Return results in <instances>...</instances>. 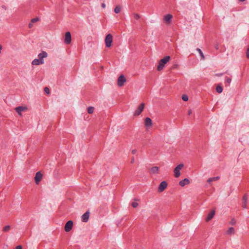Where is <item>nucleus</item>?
<instances>
[{"mask_svg":"<svg viewBox=\"0 0 249 249\" xmlns=\"http://www.w3.org/2000/svg\"><path fill=\"white\" fill-rule=\"evenodd\" d=\"M102 7L105 8L106 7V4L105 3H102Z\"/></svg>","mask_w":249,"mask_h":249,"instance_id":"41","label":"nucleus"},{"mask_svg":"<svg viewBox=\"0 0 249 249\" xmlns=\"http://www.w3.org/2000/svg\"><path fill=\"white\" fill-rule=\"evenodd\" d=\"M215 49L217 50L218 49V46L217 45L215 46Z\"/></svg>","mask_w":249,"mask_h":249,"instance_id":"42","label":"nucleus"},{"mask_svg":"<svg viewBox=\"0 0 249 249\" xmlns=\"http://www.w3.org/2000/svg\"><path fill=\"white\" fill-rule=\"evenodd\" d=\"M112 36L111 34L107 35L105 38V44L107 47H110L112 45Z\"/></svg>","mask_w":249,"mask_h":249,"instance_id":"4","label":"nucleus"},{"mask_svg":"<svg viewBox=\"0 0 249 249\" xmlns=\"http://www.w3.org/2000/svg\"><path fill=\"white\" fill-rule=\"evenodd\" d=\"M126 81V79L124 75H121L117 79V85L119 87H122Z\"/></svg>","mask_w":249,"mask_h":249,"instance_id":"5","label":"nucleus"},{"mask_svg":"<svg viewBox=\"0 0 249 249\" xmlns=\"http://www.w3.org/2000/svg\"><path fill=\"white\" fill-rule=\"evenodd\" d=\"M215 214V211L213 210L212 211L208 214L207 217L206 218V221H209L211 220L213 217V216Z\"/></svg>","mask_w":249,"mask_h":249,"instance_id":"19","label":"nucleus"},{"mask_svg":"<svg viewBox=\"0 0 249 249\" xmlns=\"http://www.w3.org/2000/svg\"><path fill=\"white\" fill-rule=\"evenodd\" d=\"M131 152H132V153L133 154H135L136 153V149H134V150H132Z\"/></svg>","mask_w":249,"mask_h":249,"instance_id":"40","label":"nucleus"},{"mask_svg":"<svg viewBox=\"0 0 249 249\" xmlns=\"http://www.w3.org/2000/svg\"><path fill=\"white\" fill-rule=\"evenodd\" d=\"M134 162H135V159H134V157H133V158L131 159V162L132 163H133Z\"/></svg>","mask_w":249,"mask_h":249,"instance_id":"38","label":"nucleus"},{"mask_svg":"<svg viewBox=\"0 0 249 249\" xmlns=\"http://www.w3.org/2000/svg\"><path fill=\"white\" fill-rule=\"evenodd\" d=\"M231 78H230L229 77H226L225 78V81H226V82L228 83L229 84H230V83L231 82Z\"/></svg>","mask_w":249,"mask_h":249,"instance_id":"29","label":"nucleus"},{"mask_svg":"<svg viewBox=\"0 0 249 249\" xmlns=\"http://www.w3.org/2000/svg\"><path fill=\"white\" fill-rule=\"evenodd\" d=\"M28 27H29V28H32L33 27V23L32 22H31L29 24Z\"/></svg>","mask_w":249,"mask_h":249,"instance_id":"35","label":"nucleus"},{"mask_svg":"<svg viewBox=\"0 0 249 249\" xmlns=\"http://www.w3.org/2000/svg\"><path fill=\"white\" fill-rule=\"evenodd\" d=\"M240 1H244L245 0H239Z\"/></svg>","mask_w":249,"mask_h":249,"instance_id":"43","label":"nucleus"},{"mask_svg":"<svg viewBox=\"0 0 249 249\" xmlns=\"http://www.w3.org/2000/svg\"><path fill=\"white\" fill-rule=\"evenodd\" d=\"M27 109V108L26 107H18L15 108L16 111L19 115H21L22 112L24 111Z\"/></svg>","mask_w":249,"mask_h":249,"instance_id":"15","label":"nucleus"},{"mask_svg":"<svg viewBox=\"0 0 249 249\" xmlns=\"http://www.w3.org/2000/svg\"><path fill=\"white\" fill-rule=\"evenodd\" d=\"M235 233L234 229L233 227H230L227 230L226 233L228 235H232Z\"/></svg>","mask_w":249,"mask_h":249,"instance_id":"20","label":"nucleus"},{"mask_svg":"<svg viewBox=\"0 0 249 249\" xmlns=\"http://www.w3.org/2000/svg\"><path fill=\"white\" fill-rule=\"evenodd\" d=\"M64 42L68 44L71 42V35L70 32H68L66 33Z\"/></svg>","mask_w":249,"mask_h":249,"instance_id":"11","label":"nucleus"},{"mask_svg":"<svg viewBox=\"0 0 249 249\" xmlns=\"http://www.w3.org/2000/svg\"><path fill=\"white\" fill-rule=\"evenodd\" d=\"M133 16L134 18L136 20H138L141 18V16L137 13H134Z\"/></svg>","mask_w":249,"mask_h":249,"instance_id":"27","label":"nucleus"},{"mask_svg":"<svg viewBox=\"0 0 249 249\" xmlns=\"http://www.w3.org/2000/svg\"><path fill=\"white\" fill-rule=\"evenodd\" d=\"M94 107H90L88 108V112L89 114H91L94 111Z\"/></svg>","mask_w":249,"mask_h":249,"instance_id":"24","label":"nucleus"},{"mask_svg":"<svg viewBox=\"0 0 249 249\" xmlns=\"http://www.w3.org/2000/svg\"><path fill=\"white\" fill-rule=\"evenodd\" d=\"M150 173L152 175H157L159 173V168L158 166H154L150 169Z\"/></svg>","mask_w":249,"mask_h":249,"instance_id":"14","label":"nucleus"},{"mask_svg":"<svg viewBox=\"0 0 249 249\" xmlns=\"http://www.w3.org/2000/svg\"><path fill=\"white\" fill-rule=\"evenodd\" d=\"M213 178L214 181H216L218 179H219V177H214Z\"/></svg>","mask_w":249,"mask_h":249,"instance_id":"37","label":"nucleus"},{"mask_svg":"<svg viewBox=\"0 0 249 249\" xmlns=\"http://www.w3.org/2000/svg\"><path fill=\"white\" fill-rule=\"evenodd\" d=\"M212 181H214L213 178H209L207 180V182H208V183H210V182H212Z\"/></svg>","mask_w":249,"mask_h":249,"instance_id":"33","label":"nucleus"},{"mask_svg":"<svg viewBox=\"0 0 249 249\" xmlns=\"http://www.w3.org/2000/svg\"><path fill=\"white\" fill-rule=\"evenodd\" d=\"M167 186V182L165 181H162L159 186L158 192L160 193L163 192L166 189Z\"/></svg>","mask_w":249,"mask_h":249,"instance_id":"10","label":"nucleus"},{"mask_svg":"<svg viewBox=\"0 0 249 249\" xmlns=\"http://www.w3.org/2000/svg\"><path fill=\"white\" fill-rule=\"evenodd\" d=\"M192 111L191 109L188 110V115H191L192 114Z\"/></svg>","mask_w":249,"mask_h":249,"instance_id":"39","label":"nucleus"},{"mask_svg":"<svg viewBox=\"0 0 249 249\" xmlns=\"http://www.w3.org/2000/svg\"><path fill=\"white\" fill-rule=\"evenodd\" d=\"M246 56L247 58H249V47L248 48L247 53H246Z\"/></svg>","mask_w":249,"mask_h":249,"instance_id":"34","label":"nucleus"},{"mask_svg":"<svg viewBox=\"0 0 249 249\" xmlns=\"http://www.w3.org/2000/svg\"><path fill=\"white\" fill-rule=\"evenodd\" d=\"M182 99L184 101H187L188 100V97L187 95H183L182 96Z\"/></svg>","mask_w":249,"mask_h":249,"instance_id":"28","label":"nucleus"},{"mask_svg":"<svg viewBox=\"0 0 249 249\" xmlns=\"http://www.w3.org/2000/svg\"><path fill=\"white\" fill-rule=\"evenodd\" d=\"M222 75V74H218V76H221Z\"/></svg>","mask_w":249,"mask_h":249,"instance_id":"44","label":"nucleus"},{"mask_svg":"<svg viewBox=\"0 0 249 249\" xmlns=\"http://www.w3.org/2000/svg\"><path fill=\"white\" fill-rule=\"evenodd\" d=\"M170 60V56H166L163 58L160 59L159 61V64L157 67V70L158 71H161L164 67L165 65Z\"/></svg>","mask_w":249,"mask_h":249,"instance_id":"1","label":"nucleus"},{"mask_svg":"<svg viewBox=\"0 0 249 249\" xmlns=\"http://www.w3.org/2000/svg\"><path fill=\"white\" fill-rule=\"evenodd\" d=\"M248 196L247 195H245L242 199V207L244 209L247 208V201H248Z\"/></svg>","mask_w":249,"mask_h":249,"instance_id":"17","label":"nucleus"},{"mask_svg":"<svg viewBox=\"0 0 249 249\" xmlns=\"http://www.w3.org/2000/svg\"><path fill=\"white\" fill-rule=\"evenodd\" d=\"M39 20V18H33L31 22H32L33 24L35 22H36L37 21H38Z\"/></svg>","mask_w":249,"mask_h":249,"instance_id":"31","label":"nucleus"},{"mask_svg":"<svg viewBox=\"0 0 249 249\" xmlns=\"http://www.w3.org/2000/svg\"><path fill=\"white\" fill-rule=\"evenodd\" d=\"M196 51L199 53L200 54V56H201V59L204 60L205 59V56L203 53L202 52V51H201V50L199 48H197L196 49Z\"/></svg>","mask_w":249,"mask_h":249,"instance_id":"21","label":"nucleus"},{"mask_svg":"<svg viewBox=\"0 0 249 249\" xmlns=\"http://www.w3.org/2000/svg\"><path fill=\"white\" fill-rule=\"evenodd\" d=\"M22 249V247L20 245H19V246H18L16 247V249Z\"/></svg>","mask_w":249,"mask_h":249,"instance_id":"36","label":"nucleus"},{"mask_svg":"<svg viewBox=\"0 0 249 249\" xmlns=\"http://www.w3.org/2000/svg\"><path fill=\"white\" fill-rule=\"evenodd\" d=\"M73 227V222L71 220H70L68 221L65 226V231L66 232L70 231L72 228Z\"/></svg>","mask_w":249,"mask_h":249,"instance_id":"9","label":"nucleus"},{"mask_svg":"<svg viewBox=\"0 0 249 249\" xmlns=\"http://www.w3.org/2000/svg\"><path fill=\"white\" fill-rule=\"evenodd\" d=\"M144 107V103H141L139 105L134 113V116H138L143 111Z\"/></svg>","mask_w":249,"mask_h":249,"instance_id":"3","label":"nucleus"},{"mask_svg":"<svg viewBox=\"0 0 249 249\" xmlns=\"http://www.w3.org/2000/svg\"><path fill=\"white\" fill-rule=\"evenodd\" d=\"M10 229V226L9 225L6 226L3 228V231L4 232L8 231Z\"/></svg>","mask_w":249,"mask_h":249,"instance_id":"26","label":"nucleus"},{"mask_svg":"<svg viewBox=\"0 0 249 249\" xmlns=\"http://www.w3.org/2000/svg\"><path fill=\"white\" fill-rule=\"evenodd\" d=\"M47 53L45 51H42L41 52V53H39L38 54L37 57L40 60H41L42 61L44 62V58L47 57Z\"/></svg>","mask_w":249,"mask_h":249,"instance_id":"12","label":"nucleus"},{"mask_svg":"<svg viewBox=\"0 0 249 249\" xmlns=\"http://www.w3.org/2000/svg\"><path fill=\"white\" fill-rule=\"evenodd\" d=\"M132 206L133 208H137L138 206V203L137 202H134L132 203Z\"/></svg>","mask_w":249,"mask_h":249,"instance_id":"30","label":"nucleus"},{"mask_svg":"<svg viewBox=\"0 0 249 249\" xmlns=\"http://www.w3.org/2000/svg\"><path fill=\"white\" fill-rule=\"evenodd\" d=\"M44 91L48 94H49L50 93V89L46 87L44 89Z\"/></svg>","mask_w":249,"mask_h":249,"instance_id":"32","label":"nucleus"},{"mask_svg":"<svg viewBox=\"0 0 249 249\" xmlns=\"http://www.w3.org/2000/svg\"><path fill=\"white\" fill-rule=\"evenodd\" d=\"M184 164L180 163L178 164L174 170V176L176 178H178L180 175V170L183 168Z\"/></svg>","mask_w":249,"mask_h":249,"instance_id":"2","label":"nucleus"},{"mask_svg":"<svg viewBox=\"0 0 249 249\" xmlns=\"http://www.w3.org/2000/svg\"><path fill=\"white\" fill-rule=\"evenodd\" d=\"M43 64H44V62L42 61L41 60H40L38 58L35 59L32 62V64L33 65L37 66Z\"/></svg>","mask_w":249,"mask_h":249,"instance_id":"18","label":"nucleus"},{"mask_svg":"<svg viewBox=\"0 0 249 249\" xmlns=\"http://www.w3.org/2000/svg\"><path fill=\"white\" fill-rule=\"evenodd\" d=\"M144 123V126L147 129L150 128L153 124L151 119L149 117L145 118Z\"/></svg>","mask_w":249,"mask_h":249,"instance_id":"8","label":"nucleus"},{"mask_svg":"<svg viewBox=\"0 0 249 249\" xmlns=\"http://www.w3.org/2000/svg\"><path fill=\"white\" fill-rule=\"evenodd\" d=\"M190 183V181L189 179L188 178H184V179L180 180L179 182V184L180 186L183 187L186 185L189 184Z\"/></svg>","mask_w":249,"mask_h":249,"instance_id":"16","label":"nucleus"},{"mask_svg":"<svg viewBox=\"0 0 249 249\" xmlns=\"http://www.w3.org/2000/svg\"><path fill=\"white\" fill-rule=\"evenodd\" d=\"M43 177V175L40 172H37L35 177V181L36 184H38L39 182L41 180Z\"/></svg>","mask_w":249,"mask_h":249,"instance_id":"7","label":"nucleus"},{"mask_svg":"<svg viewBox=\"0 0 249 249\" xmlns=\"http://www.w3.org/2000/svg\"><path fill=\"white\" fill-rule=\"evenodd\" d=\"M89 217V211L86 212L84 213L81 218L82 221L84 222H87L88 221Z\"/></svg>","mask_w":249,"mask_h":249,"instance_id":"13","label":"nucleus"},{"mask_svg":"<svg viewBox=\"0 0 249 249\" xmlns=\"http://www.w3.org/2000/svg\"><path fill=\"white\" fill-rule=\"evenodd\" d=\"M236 223V220L234 218H232L230 221V224L231 225H234Z\"/></svg>","mask_w":249,"mask_h":249,"instance_id":"25","label":"nucleus"},{"mask_svg":"<svg viewBox=\"0 0 249 249\" xmlns=\"http://www.w3.org/2000/svg\"><path fill=\"white\" fill-rule=\"evenodd\" d=\"M216 89L218 93H220L223 91V88L221 86H217Z\"/></svg>","mask_w":249,"mask_h":249,"instance_id":"23","label":"nucleus"},{"mask_svg":"<svg viewBox=\"0 0 249 249\" xmlns=\"http://www.w3.org/2000/svg\"><path fill=\"white\" fill-rule=\"evenodd\" d=\"M121 7L120 6H117L114 9V12L117 14L119 13L121 11Z\"/></svg>","mask_w":249,"mask_h":249,"instance_id":"22","label":"nucleus"},{"mask_svg":"<svg viewBox=\"0 0 249 249\" xmlns=\"http://www.w3.org/2000/svg\"><path fill=\"white\" fill-rule=\"evenodd\" d=\"M172 18L173 16L171 14H168L164 16L163 20L166 25H168L170 24Z\"/></svg>","mask_w":249,"mask_h":249,"instance_id":"6","label":"nucleus"}]
</instances>
